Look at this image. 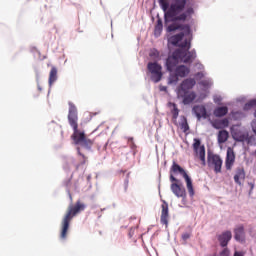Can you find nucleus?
Segmentation results:
<instances>
[{
  "instance_id": "nucleus-1",
  "label": "nucleus",
  "mask_w": 256,
  "mask_h": 256,
  "mask_svg": "<svg viewBox=\"0 0 256 256\" xmlns=\"http://www.w3.org/2000/svg\"><path fill=\"white\" fill-rule=\"evenodd\" d=\"M197 59V52L195 50L176 49L166 59V69L170 75L168 77V84L173 85L179 82V77L183 79L191 73V69L179 63H193ZM179 65V66H177Z\"/></svg>"
},
{
  "instance_id": "nucleus-2",
  "label": "nucleus",
  "mask_w": 256,
  "mask_h": 256,
  "mask_svg": "<svg viewBox=\"0 0 256 256\" xmlns=\"http://www.w3.org/2000/svg\"><path fill=\"white\" fill-rule=\"evenodd\" d=\"M158 2L162 11L165 12L166 23H185L195 13L189 0H172L170 4L169 0H158Z\"/></svg>"
},
{
  "instance_id": "nucleus-3",
  "label": "nucleus",
  "mask_w": 256,
  "mask_h": 256,
  "mask_svg": "<svg viewBox=\"0 0 256 256\" xmlns=\"http://www.w3.org/2000/svg\"><path fill=\"white\" fill-rule=\"evenodd\" d=\"M68 122L73 129L71 139L74 145H80V147H91L93 141L85 135V132L79 130V115L77 113V106L72 102H69Z\"/></svg>"
},
{
  "instance_id": "nucleus-4",
  "label": "nucleus",
  "mask_w": 256,
  "mask_h": 256,
  "mask_svg": "<svg viewBox=\"0 0 256 256\" xmlns=\"http://www.w3.org/2000/svg\"><path fill=\"white\" fill-rule=\"evenodd\" d=\"M197 85V82L193 78L184 79L177 88V97L182 99L184 105H191L195 99H197V93L190 91Z\"/></svg>"
},
{
  "instance_id": "nucleus-5",
  "label": "nucleus",
  "mask_w": 256,
  "mask_h": 256,
  "mask_svg": "<svg viewBox=\"0 0 256 256\" xmlns=\"http://www.w3.org/2000/svg\"><path fill=\"white\" fill-rule=\"evenodd\" d=\"M85 203L81 202V200H78L75 205H71L68 207V210L62 219L61 222V232H60V239H67V233L69 232V225L76 215H79L81 211H85Z\"/></svg>"
},
{
  "instance_id": "nucleus-6",
  "label": "nucleus",
  "mask_w": 256,
  "mask_h": 256,
  "mask_svg": "<svg viewBox=\"0 0 256 256\" xmlns=\"http://www.w3.org/2000/svg\"><path fill=\"white\" fill-rule=\"evenodd\" d=\"M178 173L182 175V177L185 179L188 193L190 197H193L195 195V189L193 188V181L191 180V177H189V175L187 174L185 169H183V167L179 166L177 162L173 161L172 166L170 168L171 183H179V180L174 176L177 175Z\"/></svg>"
},
{
  "instance_id": "nucleus-7",
  "label": "nucleus",
  "mask_w": 256,
  "mask_h": 256,
  "mask_svg": "<svg viewBox=\"0 0 256 256\" xmlns=\"http://www.w3.org/2000/svg\"><path fill=\"white\" fill-rule=\"evenodd\" d=\"M185 35H191V34H185V32H180L178 34H175L169 38V43H171V45H174L175 47H180L178 49L189 51V49H191V38L183 41V37H185ZM181 41L183 42L181 43Z\"/></svg>"
},
{
  "instance_id": "nucleus-8",
  "label": "nucleus",
  "mask_w": 256,
  "mask_h": 256,
  "mask_svg": "<svg viewBox=\"0 0 256 256\" xmlns=\"http://www.w3.org/2000/svg\"><path fill=\"white\" fill-rule=\"evenodd\" d=\"M147 69L151 74L150 78L153 83H159L163 79V67L157 62H149Z\"/></svg>"
},
{
  "instance_id": "nucleus-9",
  "label": "nucleus",
  "mask_w": 256,
  "mask_h": 256,
  "mask_svg": "<svg viewBox=\"0 0 256 256\" xmlns=\"http://www.w3.org/2000/svg\"><path fill=\"white\" fill-rule=\"evenodd\" d=\"M208 167L213 169V171L217 173H221V168L223 167V159L221 156L217 154H209L208 155Z\"/></svg>"
},
{
  "instance_id": "nucleus-10",
  "label": "nucleus",
  "mask_w": 256,
  "mask_h": 256,
  "mask_svg": "<svg viewBox=\"0 0 256 256\" xmlns=\"http://www.w3.org/2000/svg\"><path fill=\"white\" fill-rule=\"evenodd\" d=\"M193 150L195 153V156L198 157L202 163L203 166L206 165L205 162V146H201V140L195 138L193 143Z\"/></svg>"
},
{
  "instance_id": "nucleus-11",
  "label": "nucleus",
  "mask_w": 256,
  "mask_h": 256,
  "mask_svg": "<svg viewBox=\"0 0 256 256\" xmlns=\"http://www.w3.org/2000/svg\"><path fill=\"white\" fill-rule=\"evenodd\" d=\"M170 189L172 193L180 199H185L187 197L185 187L182 186V184H179V182H172Z\"/></svg>"
},
{
  "instance_id": "nucleus-12",
  "label": "nucleus",
  "mask_w": 256,
  "mask_h": 256,
  "mask_svg": "<svg viewBox=\"0 0 256 256\" xmlns=\"http://www.w3.org/2000/svg\"><path fill=\"white\" fill-rule=\"evenodd\" d=\"M168 33H173V31H183L185 35H191V26L189 24H170L167 27Z\"/></svg>"
},
{
  "instance_id": "nucleus-13",
  "label": "nucleus",
  "mask_w": 256,
  "mask_h": 256,
  "mask_svg": "<svg viewBox=\"0 0 256 256\" xmlns=\"http://www.w3.org/2000/svg\"><path fill=\"white\" fill-rule=\"evenodd\" d=\"M161 209L160 223L167 227L169 225V204L167 201H162Z\"/></svg>"
},
{
  "instance_id": "nucleus-14",
  "label": "nucleus",
  "mask_w": 256,
  "mask_h": 256,
  "mask_svg": "<svg viewBox=\"0 0 256 256\" xmlns=\"http://www.w3.org/2000/svg\"><path fill=\"white\" fill-rule=\"evenodd\" d=\"M234 165H235V151L233 150V148L229 147L227 149L226 160H225V167L227 171H231Z\"/></svg>"
},
{
  "instance_id": "nucleus-15",
  "label": "nucleus",
  "mask_w": 256,
  "mask_h": 256,
  "mask_svg": "<svg viewBox=\"0 0 256 256\" xmlns=\"http://www.w3.org/2000/svg\"><path fill=\"white\" fill-rule=\"evenodd\" d=\"M217 239L222 247H227V245H229V241L233 239V234L231 231L227 230L218 235Z\"/></svg>"
},
{
  "instance_id": "nucleus-16",
  "label": "nucleus",
  "mask_w": 256,
  "mask_h": 256,
  "mask_svg": "<svg viewBox=\"0 0 256 256\" xmlns=\"http://www.w3.org/2000/svg\"><path fill=\"white\" fill-rule=\"evenodd\" d=\"M234 239L239 243H244L245 241V226L240 224L234 228Z\"/></svg>"
},
{
  "instance_id": "nucleus-17",
  "label": "nucleus",
  "mask_w": 256,
  "mask_h": 256,
  "mask_svg": "<svg viewBox=\"0 0 256 256\" xmlns=\"http://www.w3.org/2000/svg\"><path fill=\"white\" fill-rule=\"evenodd\" d=\"M193 113L196 115L198 121L201 119H207V109L203 105H196L192 109Z\"/></svg>"
},
{
  "instance_id": "nucleus-18",
  "label": "nucleus",
  "mask_w": 256,
  "mask_h": 256,
  "mask_svg": "<svg viewBox=\"0 0 256 256\" xmlns=\"http://www.w3.org/2000/svg\"><path fill=\"white\" fill-rule=\"evenodd\" d=\"M241 180H245V169L243 167H238L236 169V174L234 175V181L237 185H242Z\"/></svg>"
},
{
  "instance_id": "nucleus-19",
  "label": "nucleus",
  "mask_w": 256,
  "mask_h": 256,
  "mask_svg": "<svg viewBox=\"0 0 256 256\" xmlns=\"http://www.w3.org/2000/svg\"><path fill=\"white\" fill-rule=\"evenodd\" d=\"M212 126L214 127V129H225L229 127V119L224 118L222 120H215L212 123Z\"/></svg>"
},
{
  "instance_id": "nucleus-20",
  "label": "nucleus",
  "mask_w": 256,
  "mask_h": 256,
  "mask_svg": "<svg viewBox=\"0 0 256 256\" xmlns=\"http://www.w3.org/2000/svg\"><path fill=\"white\" fill-rule=\"evenodd\" d=\"M229 113V108L227 106L217 107L214 110L215 117H225Z\"/></svg>"
},
{
  "instance_id": "nucleus-21",
  "label": "nucleus",
  "mask_w": 256,
  "mask_h": 256,
  "mask_svg": "<svg viewBox=\"0 0 256 256\" xmlns=\"http://www.w3.org/2000/svg\"><path fill=\"white\" fill-rule=\"evenodd\" d=\"M161 33H163V20H161V18H158L154 28V35L155 37H159Z\"/></svg>"
},
{
  "instance_id": "nucleus-22",
  "label": "nucleus",
  "mask_w": 256,
  "mask_h": 256,
  "mask_svg": "<svg viewBox=\"0 0 256 256\" xmlns=\"http://www.w3.org/2000/svg\"><path fill=\"white\" fill-rule=\"evenodd\" d=\"M229 139V132L227 130H221L218 133V143L223 144Z\"/></svg>"
},
{
  "instance_id": "nucleus-23",
  "label": "nucleus",
  "mask_w": 256,
  "mask_h": 256,
  "mask_svg": "<svg viewBox=\"0 0 256 256\" xmlns=\"http://www.w3.org/2000/svg\"><path fill=\"white\" fill-rule=\"evenodd\" d=\"M57 81V68L53 66L49 74V85H53Z\"/></svg>"
},
{
  "instance_id": "nucleus-24",
  "label": "nucleus",
  "mask_w": 256,
  "mask_h": 256,
  "mask_svg": "<svg viewBox=\"0 0 256 256\" xmlns=\"http://www.w3.org/2000/svg\"><path fill=\"white\" fill-rule=\"evenodd\" d=\"M180 129L183 133H187L189 131V123L187 122V117L181 116Z\"/></svg>"
},
{
  "instance_id": "nucleus-25",
  "label": "nucleus",
  "mask_w": 256,
  "mask_h": 256,
  "mask_svg": "<svg viewBox=\"0 0 256 256\" xmlns=\"http://www.w3.org/2000/svg\"><path fill=\"white\" fill-rule=\"evenodd\" d=\"M170 107H173V109L171 110L172 119L173 121H177V117H179V108H177V104L175 103H170Z\"/></svg>"
},
{
  "instance_id": "nucleus-26",
  "label": "nucleus",
  "mask_w": 256,
  "mask_h": 256,
  "mask_svg": "<svg viewBox=\"0 0 256 256\" xmlns=\"http://www.w3.org/2000/svg\"><path fill=\"white\" fill-rule=\"evenodd\" d=\"M248 135L249 133H238L235 135V141H238V143H245Z\"/></svg>"
},
{
  "instance_id": "nucleus-27",
  "label": "nucleus",
  "mask_w": 256,
  "mask_h": 256,
  "mask_svg": "<svg viewBox=\"0 0 256 256\" xmlns=\"http://www.w3.org/2000/svg\"><path fill=\"white\" fill-rule=\"evenodd\" d=\"M251 107H256V99L250 100L244 105V109L249 110Z\"/></svg>"
},
{
  "instance_id": "nucleus-28",
  "label": "nucleus",
  "mask_w": 256,
  "mask_h": 256,
  "mask_svg": "<svg viewBox=\"0 0 256 256\" xmlns=\"http://www.w3.org/2000/svg\"><path fill=\"white\" fill-rule=\"evenodd\" d=\"M161 56V54L159 53L158 50H152L150 52V57H153V59H159V57Z\"/></svg>"
},
{
  "instance_id": "nucleus-29",
  "label": "nucleus",
  "mask_w": 256,
  "mask_h": 256,
  "mask_svg": "<svg viewBox=\"0 0 256 256\" xmlns=\"http://www.w3.org/2000/svg\"><path fill=\"white\" fill-rule=\"evenodd\" d=\"M245 143H247L248 145H253L255 143V136H253V135L249 136V134H248Z\"/></svg>"
},
{
  "instance_id": "nucleus-30",
  "label": "nucleus",
  "mask_w": 256,
  "mask_h": 256,
  "mask_svg": "<svg viewBox=\"0 0 256 256\" xmlns=\"http://www.w3.org/2000/svg\"><path fill=\"white\" fill-rule=\"evenodd\" d=\"M188 239H191V233H184V234H182V240L184 242V245L187 243Z\"/></svg>"
},
{
  "instance_id": "nucleus-31",
  "label": "nucleus",
  "mask_w": 256,
  "mask_h": 256,
  "mask_svg": "<svg viewBox=\"0 0 256 256\" xmlns=\"http://www.w3.org/2000/svg\"><path fill=\"white\" fill-rule=\"evenodd\" d=\"M199 85H202V87H211V82L209 80H202Z\"/></svg>"
},
{
  "instance_id": "nucleus-32",
  "label": "nucleus",
  "mask_w": 256,
  "mask_h": 256,
  "mask_svg": "<svg viewBox=\"0 0 256 256\" xmlns=\"http://www.w3.org/2000/svg\"><path fill=\"white\" fill-rule=\"evenodd\" d=\"M78 155H80V157H82L83 159L81 165H85V163H87V158L84 156L83 153H81V150L79 148H78Z\"/></svg>"
},
{
  "instance_id": "nucleus-33",
  "label": "nucleus",
  "mask_w": 256,
  "mask_h": 256,
  "mask_svg": "<svg viewBox=\"0 0 256 256\" xmlns=\"http://www.w3.org/2000/svg\"><path fill=\"white\" fill-rule=\"evenodd\" d=\"M230 252L229 249L224 248L223 251L220 253V256H229Z\"/></svg>"
},
{
  "instance_id": "nucleus-34",
  "label": "nucleus",
  "mask_w": 256,
  "mask_h": 256,
  "mask_svg": "<svg viewBox=\"0 0 256 256\" xmlns=\"http://www.w3.org/2000/svg\"><path fill=\"white\" fill-rule=\"evenodd\" d=\"M196 79H203L205 77V74L203 72H198L195 74Z\"/></svg>"
},
{
  "instance_id": "nucleus-35",
  "label": "nucleus",
  "mask_w": 256,
  "mask_h": 256,
  "mask_svg": "<svg viewBox=\"0 0 256 256\" xmlns=\"http://www.w3.org/2000/svg\"><path fill=\"white\" fill-rule=\"evenodd\" d=\"M248 185L250 186V193L251 191H253V189H255V184L253 182L248 183Z\"/></svg>"
},
{
  "instance_id": "nucleus-36",
  "label": "nucleus",
  "mask_w": 256,
  "mask_h": 256,
  "mask_svg": "<svg viewBox=\"0 0 256 256\" xmlns=\"http://www.w3.org/2000/svg\"><path fill=\"white\" fill-rule=\"evenodd\" d=\"M245 254L243 253V252H241V251H236L235 253H234V256H244Z\"/></svg>"
},
{
  "instance_id": "nucleus-37",
  "label": "nucleus",
  "mask_w": 256,
  "mask_h": 256,
  "mask_svg": "<svg viewBox=\"0 0 256 256\" xmlns=\"http://www.w3.org/2000/svg\"><path fill=\"white\" fill-rule=\"evenodd\" d=\"M38 89H39V91H41V87L40 86H38Z\"/></svg>"
}]
</instances>
